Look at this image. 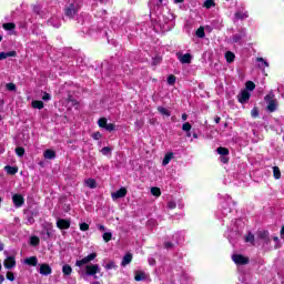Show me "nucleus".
<instances>
[{
    "label": "nucleus",
    "instance_id": "f257e3e1",
    "mask_svg": "<svg viewBox=\"0 0 284 284\" xmlns=\"http://www.w3.org/2000/svg\"><path fill=\"white\" fill-rule=\"evenodd\" d=\"M94 258H97V253H90L82 260H78L75 262L77 267H83V265H87L84 270L79 271L80 276H93V278H99L97 274H101V266H99V264H90Z\"/></svg>",
    "mask_w": 284,
    "mask_h": 284
},
{
    "label": "nucleus",
    "instance_id": "f03ea898",
    "mask_svg": "<svg viewBox=\"0 0 284 284\" xmlns=\"http://www.w3.org/2000/svg\"><path fill=\"white\" fill-rule=\"evenodd\" d=\"M275 97L274 91H271L264 98V101L267 103L266 110L268 112H276V108H278V101L275 100Z\"/></svg>",
    "mask_w": 284,
    "mask_h": 284
},
{
    "label": "nucleus",
    "instance_id": "7ed1b4c3",
    "mask_svg": "<svg viewBox=\"0 0 284 284\" xmlns=\"http://www.w3.org/2000/svg\"><path fill=\"white\" fill-rule=\"evenodd\" d=\"M128 195V189L126 187H121L116 192L111 193V199L113 201H116L119 199H124V196Z\"/></svg>",
    "mask_w": 284,
    "mask_h": 284
},
{
    "label": "nucleus",
    "instance_id": "20e7f679",
    "mask_svg": "<svg viewBox=\"0 0 284 284\" xmlns=\"http://www.w3.org/2000/svg\"><path fill=\"white\" fill-rule=\"evenodd\" d=\"M232 260L234 263H236V265H247V263H250V258L239 254L233 255Z\"/></svg>",
    "mask_w": 284,
    "mask_h": 284
},
{
    "label": "nucleus",
    "instance_id": "39448f33",
    "mask_svg": "<svg viewBox=\"0 0 284 284\" xmlns=\"http://www.w3.org/2000/svg\"><path fill=\"white\" fill-rule=\"evenodd\" d=\"M12 201H13L14 207H21L26 203V199H23V195L21 194H13Z\"/></svg>",
    "mask_w": 284,
    "mask_h": 284
},
{
    "label": "nucleus",
    "instance_id": "423d86ee",
    "mask_svg": "<svg viewBox=\"0 0 284 284\" xmlns=\"http://www.w3.org/2000/svg\"><path fill=\"white\" fill-rule=\"evenodd\" d=\"M78 12V9H77V6L74 3H71L69 4L67 8H65V14L67 17H69L70 19H72L74 17V14H77Z\"/></svg>",
    "mask_w": 284,
    "mask_h": 284
},
{
    "label": "nucleus",
    "instance_id": "0eeeda50",
    "mask_svg": "<svg viewBox=\"0 0 284 284\" xmlns=\"http://www.w3.org/2000/svg\"><path fill=\"white\" fill-rule=\"evenodd\" d=\"M57 227H59V230H70V221L69 220L59 219L57 221Z\"/></svg>",
    "mask_w": 284,
    "mask_h": 284
},
{
    "label": "nucleus",
    "instance_id": "6e6552de",
    "mask_svg": "<svg viewBox=\"0 0 284 284\" xmlns=\"http://www.w3.org/2000/svg\"><path fill=\"white\" fill-rule=\"evenodd\" d=\"M40 274H42V276H49V274H52V267H50L49 264H41Z\"/></svg>",
    "mask_w": 284,
    "mask_h": 284
},
{
    "label": "nucleus",
    "instance_id": "1a4fd4ad",
    "mask_svg": "<svg viewBox=\"0 0 284 284\" xmlns=\"http://www.w3.org/2000/svg\"><path fill=\"white\" fill-rule=\"evenodd\" d=\"M14 265H17V261L14 260L13 256H9L4 260V267L7 270H12V267H14Z\"/></svg>",
    "mask_w": 284,
    "mask_h": 284
},
{
    "label": "nucleus",
    "instance_id": "9d476101",
    "mask_svg": "<svg viewBox=\"0 0 284 284\" xmlns=\"http://www.w3.org/2000/svg\"><path fill=\"white\" fill-rule=\"evenodd\" d=\"M240 103H247L250 101V92L242 91L241 94L237 95Z\"/></svg>",
    "mask_w": 284,
    "mask_h": 284
},
{
    "label": "nucleus",
    "instance_id": "9b49d317",
    "mask_svg": "<svg viewBox=\"0 0 284 284\" xmlns=\"http://www.w3.org/2000/svg\"><path fill=\"white\" fill-rule=\"evenodd\" d=\"M145 278H148V275L145 274V272H143V271H135L134 281L141 282V281H145Z\"/></svg>",
    "mask_w": 284,
    "mask_h": 284
},
{
    "label": "nucleus",
    "instance_id": "f8f14e48",
    "mask_svg": "<svg viewBox=\"0 0 284 284\" xmlns=\"http://www.w3.org/2000/svg\"><path fill=\"white\" fill-rule=\"evenodd\" d=\"M178 59L181 63H191L192 62V55L190 53H185L183 55H178Z\"/></svg>",
    "mask_w": 284,
    "mask_h": 284
},
{
    "label": "nucleus",
    "instance_id": "ddd939ff",
    "mask_svg": "<svg viewBox=\"0 0 284 284\" xmlns=\"http://www.w3.org/2000/svg\"><path fill=\"white\" fill-rule=\"evenodd\" d=\"M24 263L27 265H31L32 267H37V264L39 263V260L37 258V256H31L24 260Z\"/></svg>",
    "mask_w": 284,
    "mask_h": 284
},
{
    "label": "nucleus",
    "instance_id": "4468645a",
    "mask_svg": "<svg viewBox=\"0 0 284 284\" xmlns=\"http://www.w3.org/2000/svg\"><path fill=\"white\" fill-rule=\"evenodd\" d=\"M43 156H44V159L52 160V159L57 158V152H54L53 150L48 149V150L44 151Z\"/></svg>",
    "mask_w": 284,
    "mask_h": 284
},
{
    "label": "nucleus",
    "instance_id": "2eb2a0df",
    "mask_svg": "<svg viewBox=\"0 0 284 284\" xmlns=\"http://www.w3.org/2000/svg\"><path fill=\"white\" fill-rule=\"evenodd\" d=\"M132 263V254L128 253L122 258L121 265L122 267H125V265H130Z\"/></svg>",
    "mask_w": 284,
    "mask_h": 284
},
{
    "label": "nucleus",
    "instance_id": "dca6fc26",
    "mask_svg": "<svg viewBox=\"0 0 284 284\" xmlns=\"http://www.w3.org/2000/svg\"><path fill=\"white\" fill-rule=\"evenodd\" d=\"M84 185H87V187H90V190H95V187H97V180L88 179V180L84 181Z\"/></svg>",
    "mask_w": 284,
    "mask_h": 284
},
{
    "label": "nucleus",
    "instance_id": "f3484780",
    "mask_svg": "<svg viewBox=\"0 0 284 284\" xmlns=\"http://www.w3.org/2000/svg\"><path fill=\"white\" fill-rule=\"evenodd\" d=\"M9 57H17V51L0 52V61L8 59Z\"/></svg>",
    "mask_w": 284,
    "mask_h": 284
},
{
    "label": "nucleus",
    "instance_id": "a211bd4d",
    "mask_svg": "<svg viewBox=\"0 0 284 284\" xmlns=\"http://www.w3.org/2000/svg\"><path fill=\"white\" fill-rule=\"evenodd\" d=\"M31 105L34 110H43V101L34 100Z\"/></svg>",
    "mask_w": 284,
    "mask_h": 284
},
{
    "label": "nucleus",
    "instance_id": "6ab92c4d",
    "mask_svg": "<svg viewBox=\"0 0 284 284\" xmlns=\"http://www.w3.org/2000/svg\"><path fill=\"white\" fill-rule=\"evenodd\" d=\"M62 273L64 274V276H70V274H72V266H70L68 264L63 265Z\"/></svg>",
    "mask_w": 284,
    "mask_h": 284
},
{
    "label": "nucleus",
    "instance_id": "aec40b11",
    "mask_svg": "<svg viewBox=\"0 0 284 284\" xmlns=\"http://www.w3.org/2000/svg\"><path fill=\"white\" fill-rule=\"evenodd\" d=\"M256 61H258V68H270V63L265 61L263 58H257Z\"/></svg>",
    "mask_w": 284,
    "mask_h": 284
},
{
    "label": "nucleus",
    "instance_id": "412c9836",
    "mask_svg": "<svg viewBox=\"0 0 284 284\" xmlns=\"http://www.w3.org/2000/svg\"><path fill=\"white\" fill-rule=\"evenodd\" d=\"M225 59H226L227 63H232V62H234L235 55H234L233 52L227 51V52L225 53Z\"/></svg>",
    "mask_w": 284,
    "mask_h": 284
},
{
    "label": "nucleus",
    "instance_id": "4be33fe9",
    "mask_svg": "<svg viewBox=\"0 0 284 284\" xmlns=\"http://www.w3.org/2000/svg\"><path fill=\"white\" fill-rule=\"evenodd\" d=\"M173 156H174V154L168 153V154L164 156L163 161H162V165H168V164L172 161V158H173Z\"/></svg>",
    "mask_w": 284,
    "mask_h": 284
},
{
    "label": "nucleus",
    "instance_id": "5701e85b",
    "mask_svg": "<svg viewBox=\"0 0 284 284\" xmlns=\"http://www.w3.org/2000/svg\"><path fill=\"white\" fill-rule=\"evenodd\" d=\"M104 270L106 271L116 270V263L114 261H110L104 265Z\"/></svg>",
    "mask_w": 284,
    "mask_h": 284
},
{
    "label": "nucleus",
    "instance_id": "b1692460",
    "mask_svg": "<svg viewBox=\"0 0 284 284\" xmlns=\"http://www.w3.org/2000/svg\"><path fill=\"white\" fill-rule=\"evenodd\" d=\"M217 153L221 154V156H227V154H230V150H227L223 146H220V148H217Z\"/></svg>",
    "mask_w": 284,
    "mask_h": 284
},
{
    "label": "nucleus",
    "instance_id": "393cba45",
    "mask_svg": "<svg viewBox=\"0 0 284 284\" xmlns=\"http://www.w3.org/2000/svg\"><path fill=\"white\" fill-rule=\"evenodd\" d=\"M196 37H199V39H203L205 37V29L203 27H200L196 32H195Z\"/></svg>",
    "mask_w": 284,
    "mask_h": 284
},
{
    "label": "nucleus",
    "instance_id": "a878e982",
    "mask_svg": "<svg viewBox=\"0 0 284 284\" xmlns=\"http://www.w3.org/2000/svg\"><path fill=\"white\" fill-rule=\"evenodd\" d=\"M98 125H99V128H106V125H108V119H105V118H101V119H99L98 120Z\"/></svg>",
    "mask_w": 284,
    "mask_h": 284
},
{
    "label": "nucleus",
    "instance_id": "bb28decb",
    "mask_svg": "<svg viewBox=\"0 0 284 284\" xmlns=\"http://www.w3.org/2000/svg\"><path fill=\"white\" fill-rule=\"evenodd\" d=\"M158 111L160 112V114H163V116H170V111L163 106H159Z\"/></svg>",
    "mask_w": 284,
    "mask_h": 284
},
{
    "label": "nucleus",
    "instance_id": "cd10ccee",
    "mask_svg": "<svg viewBox=\"0 0 284 284\" xmlns=\"http://www.w3.org/2000/svg\"><path fill=\"white\" fill-rule=\"evenodd\" d=\"M235 18L236 19H247V12L237 11V12H235Z\"/></svg>",
    "mask_w": 284,
    "mask_h": 284
},
{
    "label": "nucleus",
    "instance_id": "c85d7f7f",
    "mask_svg": "<svg viewBox=\"0 0 284 284\" xmlns=\"http://www.w3.org/2000/svg\"><path fill=\"white\" fill-rule=\"evenodd\" d=\"M151 194L153 196H161V189H159L156 186L151 187Z\"/></svg>",
    "mask_w": 284,
    "mask_h": 284
},
{
    "label": "nucleus",
    "instance_id": "c756f323",
    "mask_svg": "<svg viewBox=\"0 0 284 284\" xmlns=\"http://www.w3.org/2000/svg\"><path fill=\"white\" fill-rule=\"evenodd\" d=\"M2 28H4V30H14V28H17V26L12 22H8V23H3Z\"/></svg>",
    "mask_w": 284,
    "mask_h": 284
},
{
    "label": "nucleus",
    "instance_id": "7c9ffc66",
    "mask_svg": "<svg viewBox=\"0 0 284 284\" xmlns=\"http://www.w3.org/2000/svg\"><path fill=\"white\" fill-rule=\"evenodd\" d=\"M214 6H215L214 0L204 1V8H206L207 10H210V8H214Z\"/></svg>",
    "mask_w": 284,
    "mask_h": 284
},
{
    "label": "nucleus",
    "instance_id": "2f4dec72",
    "mask_svg": "<svg viewBox=\"0 0 284 284\" xmlns=\"http://www.w3.org/2000/svg\"><path fill=\"white\" fill-rule=\"evenodd\" d=\"M273 174L275 179H281V169H278V166H274Z\"/></svg>",
    "mask_w": 284,
    "mask_h": 284
},
{
    "label": "nucleus",
    "instance_id": "473e14b6",
    "mask_svg": "<svg viewBox=\"0 0 284 284\" xmlns=\"http://www.w3.org/2000/svg\"><path fill=\"white\" fill-rule=\"evenodd\" d=\"M103 241H105V243H109V241H112V233L106 232L102 235Z\"/></svg>",
    "mask_w": 284,
    "mask_h": 284
},
{
    "label": "nucleus",
    "instance_id": "72a5a7b5",
    "mask_svg": "<svg viewBox=\"0 0 284 284\" xmlns=\"http://www.w3.org/2000/svg\"><path fill=\"white\" fill-rule=\"evenodd\" d=\"M4 169L7 174H14L16 172H18L17 168L14 166H6Z\"/></svg>",
    "mask_w": 284,
    "mask_h": 284
},
{
    "label": "nucleus",
    "instance_id": "f704fd0d",
    "mask_svg": "<svg viewBox=\"0 0 284 284\" xmlns=\"http://www.w3.org/2000/svg\"><path fill=\"white\" fill-rule=\"evenodd\" d=\"M182 130H183V132H190V130H192V124H190V122H185L182 125Z\"/></svg>",
    "mask_w": 284,
    "mask_h": 284
},
{
    "label": "nucleus",
    "instance_id": "c9c22d12",
    "mask_svg": "<svg viewBox=\"0 0 284 284\" xmlns=\"http://www.w3.org/2000/svg\"><path fill=\"white\" fill-rule=\"evenodd\" d=\"M168 83H169V85H174L176 83V77H174L172 74L169 75Z\"/></svg>",
    "mask_w": 284,
    "mask_h": 284
},
{
    "label": "nucleus",
    "instance_id": "e433bc0d",
    "mask_svg": "<svg viewBox=\"0 0 284 284\" xmlns=\"http://www.w3.org/2000/svg\"><path fill=\"white\" fill-rule=\"evenodd\" d=\"M245 242H246V243H252V245H254V234L250 233V234L245 237Z\"/></svg>",
    "mask_w": 284,
    "mask_h": 284
},
{
    "label": "nucleus",
    "instance_id": "4c0bfd02",
    "mask_svg": "<svg viewBox=\"0 0 284 284\" xmlns=\"http://www.w3.org/2000/svg\"><path fill=\"white\" fill-rule=\"evenodd\" d=\"M16 153H17L18 156H23L26 154V149H23L21 146L17 148Z\"/></svg>",
    "mask_w": 284,
    "mask_h": 284
},
{
    "label": "nucleus",
    "instance_id": "58836bf2",
    "mask_svg": "<svg viewBox=\"0 0 284 284\" xmlns=\"http://www.w3.org/2000/svg\"><path fill=\"white\" fill-rule=\"evenodd\" d=\"M80 230L81 232H88V230H90V225L88 223H81L80 224Z\"/></svg>",
    "mask_w": 284,
    "mask_h": 284
},
{
    "label": "nucleus",
    "instance_id": "ea45409f",
    "mask_svg": "<svg viewBox=\"0 0 284 284\" xmlns=\"http://www.w3.org/2000/svg\"><path fill=\"white\" fill-rule=\"evenodd\" d=\"M254 88H256V84H254V82H252V81L246 82V90H250L252 92V90H254Z\"/></svg>",
    "mask_w": 284,
    "mask_h": 284
},
{
    "label": "nucleus",
    "instance_id": "a19ab883",
    "mask_svg": "<svg viewBox=\"0 0 284 284\" xmlns=\"http://www.w3.org/2000/svg\"><path fill=\"white\" fill-rule=\"evenodd\" d=\"M112 152V149H110L109 146H104L102 150H101V153L104 155V156H108V154H110Z\"/></svg>",
    "mask_w": 284,
    "mask_h": 284
},
{
    "label": "nucleus",
    "instance_id": "79ce46f5",
    "mask_svg": "<svg viewBox=\"0 0 284 284\" xmlns=\"http://www.w3.org/2000/svg\"><path fill=\"white\" fill-rule=\"evenodd\" d=\"M7 90H9V92H14L17 90V85L14 83H7Z\"/></svg>",
    "mask_w": 284,
    "mask_h": 284
},
{
    "label": "nucleus",
    "instance_id": "37998d69",
    "mask_svg": "<svg viewBox=\"0 0 284 284\" xmlns=\"http://www.w3.org/2000/svg\"><path fill=\"white\" fill-rule=\"evenodd\" d=\"M251 116H253V119H256L258 116V109L257 108L252 109Z\"/></svg>",
    "mask_w": 284,
    "mask_h": 284
},
{
    "label": "nucleus",
    "instance_id": "c03bdc74",
    "mask_svg": "<svg viewBox=\"0 0 284 284\" xmlns=\"http://www.w3.org/2000/svg\"><path fill=\"white\" fill-rule=\"evenodd\" d=\"M115 125L113 123H106V126L104 128V130H106L108 132H113Z\"/></svg>",
    "mask_w": 284,
    "mask_h": 284
},
{
    "label": "nucleus",
    "instance_id": "a18cd8bd",
    "mask_svg": "<svg viewBox=\"0 0 284 284\" xmlns=\"http://www.w3.org/2000/svg\"><path fill=\"white\" fill-rule=\"evenodd\" d=\"M103 135L101 134V132H94L92 134V139H94L95 141H99Z\"/></svg>",
    "mask_w": 284,
    "mask_h": 284
},
{
    "label": "nucleus",
    "instance_id": "49530a36",
    "mask_svg": "<svg viewBox=\"0 0 284 284\" xmlns=\"http://www.w3.org/2000/svg\"><path fill=\"white\" fill-rule=\"evenodd\" d=\"M30 243H31V245H38L39 244V237H37V236H32L31 237V240H30Z\"/></svg>",
    "mask_w": 284,
    "mask_h": 284
},
{
    "label": "nucleus",
    "instance_id": "de8ad7c7",
    "mask_svg": "<svg viewBox=\"0 0 284 284\" xmlns=\"http://www.w3.org/2000/svg\"><path fill=\"white\" fill-rule=\"evenodd\" d=\"M168 207H169V210H174V207H176V202H174V201H169Z\"/></svg>",
    "mask_w": 284,
    "mask_h": 284
},
{
    "label": "nucleus",
    "instance_id": "09e8293b",
    "mask_svg": "<svg viewBox=\"0 0 284 284\" xmlns=\"http://www.w3.org/2000/svg\"><path fill=\"white\" fill-rule=\"evenodd\" d=\"M7 278H8V281H14V273L8 272L7 273Z\"/></svg>",
    "mask_w": 284,
    "mask_h": 284
},
{
    "label": "nucleus",
    "instance_id": "8fccbe9b",
    "mask_svg": "<svg viewBox=\"0 0 284 284\" xmlns=\"http://www.w3.org/2000/svg\"><path fill=\"white\" fill-rule=\"evenodd\" d=\"M50 99H52V97H50L49 93H44L43 97H42L43 101H50Z\"/></svg>",
    "mask_w": 284,
    "mask_h": 284
},
{
    "label": "nucleus",
    "instance_id": "3c124183",
    "mask_svg": "<svg viewBox=\"0 0 284 284\" xmlns=\"http://www.w3.org/2000/svg\"><path fill=\"white\" fill-rule=\"evenodd\" d=\"M98 230H100V232H105V226L102 224H98Z\"/></svg>",
    "mask_w": 284,
    "mask_h": 284
},
{
    "label": "nucleus",
    "instance_id": "603ef678",
    "mask_svg": "<svg viewBox=\"0 0 284 284\" xmlns=\"http://www.w3.org/2000/svg\"><path fill=\"white\" fill-rule=\"evenodd\" d=\"M233 41H234L235 43H237V41H241V37H239V36H233Z\"/></svg>",
    "mask_w": 284,
    "mask_h": 284
},
{
    "label": "nucleus",
    "instance_id": "864d4df0",
    "mask_svg": "<svg viewBox=\"0 0 284 284\" xmlns=\"http://www.w3.org/2000/svg\"><path fill=\"white\" fill-rule=\"evenodd\" d=\"M220 161H221L222 163H227L229 159L225 158V156H222V158L220 159Z\"/></svg>",
    "mask_w": 284,
    "mask_h": 284
},
{
    "label": "nucleus",
    "instance_id": "5fc2aeb1",
    "mask_svg": "<svg viewBox=\"0 0 284 284\" xmlns=\"http://www.w3.org/2000/svg\"><path fill=\"white\" fill-rule=\"evenodd\" d=\"M182 121H187V113L182 114Z\"/></svg>",
    "mask_w": 284,
    "mask_h": 284
},
{
    "label": "nucleus",
    "instance_id": "6e6d98bb",
    "mask_svg": "<svg viewBox=\"0 0 284 284\" xmlns=\"http://www.w3.org/2000/svg\"><path fill=\"white\" fill-rule=\"evenodd\" d=\"M3 281H6V277H3V275H0V284L3 283Z\"/></svg>",
    "mask_w": 284,
    "mask_h": 284
},
{
    "label": "nucleus",
    "instance_id": "4d7b16f0",
    "mask_svg": "<svg viewBox=\"0 0 284 284\" xmlns=\"http://www.w3.org/2000/svg\"><path fill=\"white\" fill-rule=\"evenodd\" d=\"M215 123H221V118L216 116L215 118Z\"/></svg>",
    "mask_w": 284,
    "mask_h": 284
},
{
    "label": "nucleus",
    "instance_id": "13d9d810",
    "mask_svg": "<svg viewBox=\"0 0 284 284\" xmlns=\"http://www.w3.org/2000/svg\"><path fill=\"white\" fill-rule=\"evenodd\" d=\"M267 236H268V233H267V232H263L262 237L265 239V237H267Z\"/></svg>",
    "mask_w": 284,
    "mask_h": 284
},
{
    "label": "nucleus",
    "instance_id": "bf43d9fd",
    "mask_svg": "<svg viewBox=\"0 0 284 284\" xmlns=\"http://www.w3.org/2000/svg\"><path fill=\"white\" fill-rule=\"evenodd\" d=\"M165 247H172V243H165Z\"/></svg>",
    "mask_w": 284,
    "mask_h": 284
},
{
    "label": "nucleus",
    "instance_id": "052dcab7",
    "mask_svg": "<svg viewBox=\"0 0 284 284\" xmlns=\"http://www.w3.org/2000/svg\"><path fill=\"white\" fill-rule=\"evenodd\" d=\"M185 0H175V3H183Z\"/></svg>",
    "mask_w": 284,
    "mask_h": 284
},
{
    "label": "nucleus",
    "instance_id": "680f3d73",
    "mask_svg": "<svg viewBox=\"0 0 284 284\" xmlns=\"http://www.w3.org/2000/svg\"><path fill=\"white\" fill-rule=\"evenodd\" d=\"M193 139H199V135L196 133H193Z\"/></svg>",
    "mask_w": 284,
    "mask_h": 284
},
{
    "label": "nucleus",
    "instance_id": "e2e57ef3",
    "mask_svg": "<svg viewBox=\"0 0 284 284\" xmlns=\"http://www.w3.org/2000/svg\"><path fill=\"white\" fill-rule=\"evenodd\" d=\"M283 234H284V226L281 230V235L283 236Z\"/></svg>",
    "mask_w": 284,
    "mask_h": 284
},
{
    "label": "nucleus",
    "instance_id": "0e129e2a",
    "mask_svg": "<svg viewBox=\"0 0 284 284\" xmlns=\"http://www.w3.org/2000/svg\"><path fill=\"white\" fill-rule=\"evenodd\" d=\"M186 136H192V133H190V131H186Z\"/></svg>",
    "mask_w": 284,
    "mask_h": 284
},
{
    "label": "nucleus",
    "instance_id": "69168bd1",
    "mask_svg": "<svg viewBox=\"0 0 284 284\" xmlns=\"http://www.w3.org/2000/svg\"><path fill=\"white\" fill-rule=\"evenodd\" d=\"M92 284H101V282H93Z\"/></svg>",
    "mask_w": 284,
    "mask_h": 284
},
{
    "label": "nucleus",
    "instance_id": "338daca9",
    "mask_svg": "<svg viewBox=\"0 0 284 284\" xmlns=\"http://www.w3.org/2000/svg\"><path fill=\"white\" fill-rule=\"evenodd\" d=\"M0 252H3V246H0Z\"/></svg>",
    "mask_w": 284,
    "mask_h": 284
},
{
    "label": "nucleus",
    "instance_id": "774afa93",
    "mask_svg": "<svg viewBox=\"0 0 284 284\" xmlns=\"http://www.w3.org/2000/svg\"><path fill=\"white\" fill-rule=\"evenodd\" d=\"M274 241H278V237H274Z\"/></svg>",
    "mask_w": 284,
    "mask_h": 284
}]
</instances>
